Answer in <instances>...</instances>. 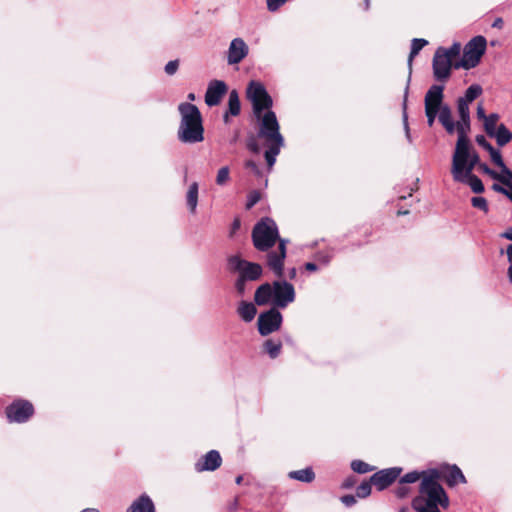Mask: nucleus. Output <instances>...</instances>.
<instances>
[{
	"label": "nucleus",
	"instance_id": "obj_1",
	"mask_svg": "<svg viewBox=\"0 0 512 512\" xmlns=\"http://www.w3.org/2000/svg\"><path fill=\"white\" fill-rule=\"evenodd\" d=\"M251 237L258 251L268 252L269 269L277 278H282L287 240L280 238L276 222L270 217L260 219L253 227Z\"/></svg>",
	"mask_w": 512,
	"mask_h": 512
},
{
	"label": "nucleus",
	"instance_id": "obj_2",
	"mask_svg": "<svg viewBox=\"0 0 512 512\" xmlns=\"http://www.w3.org/2000/svg\"><path fill=\"white\" fill-rule=\"evenodd\" d=\"M440 479L438 469H429L425 473L419 485V494L412 500V508L416 512H440L439 507H449V497L439 483Z\"/></svg>",
	"mask_w": 512,
	"mask_h": 512
},
{
	"label": "nucleus",
	"instance_id": "obj_3",
	"mask_svg": "<svg viewBox=\"0 0 512 512\" xmlns=\"http://www.w3.org/2000/svg\"><path fill=\"white\" fill-rule=\"evenodd\" d=\"M444 85H432L425 94L424 107L427 124L432 127L438 118L447 134L455 133V121L453 120L452 110L448 104L443 103Z\"/></svg>",
	"mask_w": 512,
	"mask_h": 512
},
{
	"label": "nucleus",
	"instance_id": "obj_4",
	"mask_svg": "<svg viewBox=\"0 0 512 512\" xmlns=\"http://www.w3.org/2000/svg\"><path fill=\"white\" fill-rule=\"evenodd\" d=\"M181 116L177 131L178 140L185 144H195L204 140L203 119L198 107L189 102L178 105Z\"/></svg>",
	"mask_w": 512,
	"mask_h": 512
},
{
	"label": "nucleus",
	"instance_id": "obj_5",
	"mask_svg": "<svg viewBox=\"0 0 512 512\" xmlns=\"http://www.w3.org/2000/svg\"><path fill=\"white\" fill-rule=\"evenodd\" d=\"M294 286L285 280L260 285L254 295L255 304L264 306L272 303L275 308H286L295 300Z\"/></svg>",
	"mask_w": 512,
	"mask_h": 512
},
{
	"label": "nucleus",
	"instance_id": "obj_6",
	"mask_svg": "<svg viewBox=\"0 0 512 512\" xmlns=\"http://www.w3.org/2000/svg\"><path fill=\"white\" fill-rule=\"evenodd\" d=\"M470 140L469 138H458L452 156L451 174L454 181H464L473 174L476 167L469 162Z\"/></svg>",
	"mask_w": 512,
	"mask_h": 512
},
{
	"label": "nucleus",
	"instance_id": "obj_7",
	"mask_svg": "<svg viewBox=\"0 0 512 512\" xmlns=\"http://www.w3.org/2000/svg\"><path fill=\"white\" fill-rule=\"evenodd\" d=\"M487 40L484 36L473 37L465 46L463 56L459 62L454 64L455 69L463 68L466 70L476 67L481 57L486 51Z\"/></svg>",
	"mask_w": 512,
	"mask_h": 512
},
{
	"label": "nucleus",
	"instance_id": "obj_8",
	"mask_svg": "<svg viewBox=\"0 0 512 512\" xmlns=\"http://www.w3.org/2000/svg\"><path fill=\"white\" fill-rule=\"evenodd\" d=\"M247 97L252 102L253 112L260 118L264 110H270L273 100L264 85L257 81H251L247 87Z\"/></svg>",
	"mask_w": 512,
	"mask_h": 512
},
{
	"label": "nucleus",
	"instance_id": "obj_9",
	"mask_svg": "<svg viewBox=\"0 0 512 512\" xmlns=\"http://www.w3.org/2000/svg\"><path fill=\"white\" fill-rule=\"evenodd\" d=\"M228 267L230 271L237 272L239 276L249 281L259 280L263 273L260 264L244 260L238 255H233L228 258Z\"/></svg>",
	"mask_w": 512,
	"mask_h": 512
},
{
	"label": "nucleus",
	"instance_id": "obj_10",
	"mask_svg": "<svg viewBox=\"0 0 512 512\" xmlns=\"http://www.w3.org/2000/svg\"><path fill=\"white\" fill-rule=\"evenodd\" d=\"M258 137L264 138L267 143L284 142L276 114L273 111L268 110L264 113L260 122Z\"/></svg>",
	"mask_w": 512,
	"mask_h": 512
},
{
	"label": "nucleus",
	"instance_id": "obj_11",
	"mask_svg": "<svg viewBox=\"0 0 512 512\" xmlns=\"http://www.w3.org/2000/svg\"><path fill=\"white\" fill-rule=\"evenodd\" d=\"M283 316L277 308L272 307L258 316V332L261 336H267L278 331L282 325Z\"/></svg>",
	"mask_w": 512,
	"mask_h": 512
},
{
	"label": "nucleus",
	"instance_id": "obj_12",
	"mask_svg": "<svg viewBox=\"0 0 512 512\" xmlns=\"http://www.w3.org/2000/svg\"><path fill=\"white\" fill-rule=\"evenodd\" d=\"M5 413L9 422L25 423L34 414V407L29 401L18 399L6 407Z\"/></svg>",
	"mask_w": 512,
	"mask_h": 512
},
{
	"label": "nucleus",
	"instance_id": "obj_13",
	"mask_svg": "<svg viewBox=\"0 0 512 512\" xmlns=\"http://www.w3.org/2000/svg\"><path fill=\"white\" fill-rule=\"evenodd\" d=\"M452 66V60L444 53V47H438L432 61L434 78L437 81L446 82L451 76Z\"/></svg>",
	"mask_w": 512,
	"mask_h": 512
},
{
	"label": "nucleus",
	"instance_id": "obj_14",
	"mask_svg": "<svg viewBox=\"0 0 512 512\" xmlns=\"http://www.w3.org/2000/svg\"><path fill=\"white\" fill-rule=\"evenodd\" d=\"M457 112L459 120L455 122V133H457L458 138H469L468 134L471 128L469 102L459 97L457 100Z\"/></svg>",
	"mask_w": 512,
	"mask_h": 512
},
{
	"label": "nucleus",
	"instance_id": "obj_15",
	"mask_svg": "<svg viewBox=\"0 0 512 512\" xmlns=\"http://www.w3.org/2000/svg\"><path fill=\"white\" fill-rule=\"evenodd\" d=\"M401 472L402 468L400 467L382 469L374 473L370 477V481L377 490L382 491L389 487L400 476Z\"/></svg>",
	"mask_w": 512,
	"mask_h": 512
},
{
	"label": "nucleus",
	"instance_id": "obj_16",
	"mask_svg": "<svg viewBox=\"0 0 512 512\" xmlns=\"http://www.w3.org/2000/svg\"><path fill=\"white\" fill-rule=\"evenodd\" d=\"M228 86L222 80H212L205 93V103L209 107L217 106L227 93Z\"/></svg>",
	"mask_w": 512,
	"mask_h": 512
},
{
	"label": "nucleus",
	"instance_id": "obj_17",
	"mask_svg": "<svg viewBox=\"0 0 512 512\" xmlns=\"http://www.w3.org/2000/svg\"><path fill=\"white\" fill-rule=\"evenodd\" d=\"M248 46L241 38H234L229 46L227 62L230 65L240 63L248 54Z\"/></svg>",
	"mask_w": 512,
	"mask_h": 512
},
{
	"label": "nucleus",
	"instance_id": "obj_18",
	"mask_svg": "<svg viewBox=\"0 0 512 512\" xmlns=\"http://www.w3.org/2000/svg\"><path fill=\"white\" fill-rule=\"evenodd\" d=\"M222 458L217 450H210L195 463L197 472L215 471L221 466Z\"/></svg>",
	"mask_w": 512,
	"mask_h": 512
},
{
	"label": "nucleus",
	"instance_id": "obj_19",
	"mask_svg": "<svg viewBox=\"0 0 512 512\" xmlns=\"http://www.w3.org/2000/svg\"><path fill=\"white\" fill-rule=\"evenodd\" d=\"M438 471L441 473V478L445 480L449 487H454L458 483H466L464 474L456 465L447 466L444 469Z\"/></svg>",
	"mask_w": 512,
	"mask_h": 512
},
{
	"label": "nucleus",
	"instance_id": "obj_20",
	"mask_svg": "<svg viewBox=\"0 0 512 512\" xmlns=\"http://www.w3.org/2000/svg\"><path fill=\"white\" fill-rule=\"evenodd\" d=\"M126 512H156L152 499L147 494L138 497Z\"/></svg>",
	"mask_w": 512,
	"mask_h": 512
},
{
	"label": "nucleus",
	"instance_id": "obj_21",
	"mask_svg": "<svg viewBox=\"0 0 512 512\" xmlns=\"http://www.w3.org/2000/svg\"><path fill=\"white\" fill-rule=\"evenodd\" d=\"M240 111H241V104H240L238 92L236 90H232L229 93L228 109L225 112L224 117H223L224 122L228 123L229 116L230 115L238 116L240 114Z\"/></svg>",
	"mask_w": 512,
	"mask_h": 512
},
{
	"label": "nucleus",
	"instance_id": "obj_22",
	"mask_svg": "<svg viewBox=\"0 0 512 512\" xmlns=\"http://www.w3.org/2000/svg\"><path fill=\"white\" fill-rule=\"evenodd\" d=\"M428 44V41L423 38H414L411 42V49L410 54L408 57V67H409V77L407 81V85L409 87V83L411 80V73H412V62L414 57H416L419 52Z\"/></svg>",
	"mask_w": 512,
	"mask_h": 512
},
{
	"label": "nucleus",
	"instance_id": "obj_23",
	"mask_svg": "<svg viewBox=\"0 0 512 512\" xmlns=\"http://www.w3.org/2000/svg\"><path fill=\"white\" fill-rule=\"evenodd\" d=\"M494 138L498 146L503 147L512 141V132L503 124H499L497 129L489 135Z\"/></svg>",
	"mask_w": 512,
	"mask_h": 512
},
{
	"label": "nucleus",
	"instance_id": "obj_24",
	"mask_svg": "<svg viewBox=\"0 0 512 512\" xmlns=\"http://www.w3.org/2000/svg\"><path fill=\"white\" fill-rule=\"evenodd\" d=\"M237 312L243 321L251 322L257 313V309L253 303L241 301Z\"/></svg>",
	"mask_w": 512,
	"mask_h": 512
},
{
	"label": "nucleus",
	"instance_id": "obj_25",
	"mask_svg": "<svg viewBox=\"0 0 512 512\" xmlns=\"http://www.w3.org/2000/svg\"><path fill=\"white\" fill-rule=\"evenodd\" d=\"M268 149L264 153L265 160L269 168H272L276 162V157L279 155L284 142H271L267 143Z\"/></svg>",
	"mask_w": 512,
	"mask_h": 512
},
{
	"label": "nucleus",
	"instance_id": "obj_26",
	"mask_svg": "<svg viewBox=\"0 0 512 512\" xmlns=\"http://www.w3.org/2000/svg\"><path fill=\"white\" fill-rule=\"evenodd\" d=\"M289 478L304 483H310L315 479V473L311 467L305 469L291 471L288 474Z\"/></svg>",
	"mask_w": 512,
	"mask_h": 512
},
{
	"label": "nucleus",
	"instance_id": "obj_27",
	"mask_svg": "<svg viewBox=\"0 0 512 512\" xmlns=\"http://www.w3.org/2000/svg\"><path fill=\"white\" fill-rule=\"evenodd\" d=\"M263 348L271 359H275L281 353L282 342L280 340L267 339L263 344Z\"/></svg>",
	"mask_w": 512,
	"mask_h": 512
},
{
	"label": "nucleus",
	"instance_id": "obj_28",
	"mask_svg": "<svg viewBox=\"0 0 512 512\" xmlns=\"http://www.w3.org/2000/svg\"><path fill=\"white\" fill-rule=\"evenodd\" d=\"M187 206L191 213H195L198 204V183L193 182L187 191L186 195Z\"/></svg>",
	"mask_w": 512,
	"mask_h": 512
},
{
	"label": "nucleus",
	"instance_id": "obj_29",
	"mask_svg": "<svg viewBox=\"0 0 512 512\" xmlns=\"http://www.w3.org/2000/svg\"><path fill=\"white\" fill-rule=\"evenodd\" d=\"M457 182L469 185L471 190L477 194L483 193L485 190L483 182L476 175H471L470 177L465 178L464 181H457Z\"/></svg>",
	"mask_w": 512,
	"mask_h": 512
},
{
	"label": "nucleus",
	"instance_id": "obj_30",
	"mask_svg": "<svg viewBox=\"0 0 512 512\" xmlns=\"http://www.w3.org/2000/svg\"><path fill=\"white\" fill-rule=\"evenodd\" d=\"M482 93H483V89H482L481 85L472 84L466 89L464 96H462L461 98L464 99L465 101L471 103L475 99H477Z\"/></svg>",
	"mask_w": 512,
	"mask_h": 512
},
{
	"label": "nucleus",
	"instance_id": "obj_31",
	"mask_svg": "<svg viewBox=\"0 0 512 512\" xmlns=\"http://www.w3.org/2000/svg\"><path fill=\"white\" fill-rule=\"evenodd\" d=\"M499 118L497 113H491L484 119V130L488 136L497 129Z\"/></svg>",
	"mask_w": 512,
	"mask_h": 512
},
{
	"label": "nucleus",
	"instance_id": "obj_32",
	"mask_svg": "<svg viewBox=\"0 0 512 512\" xmlns=\"http://www.w3.org/2000/svg\"><path fill=\"white\" fill-rule=\"evenodd\" d=\"M488 153L490 155L491 161L496 166H498L501 169L502 174L505 175L506 171L509 170V168L504 163L501 152L493 147L490 151H488Z\"/></svg>",
	"mask_w": 512,
	"mask_h": 512
},
{
	"label": "nucleus",
	"instance_id": "obj_33",
	"mask_svg": "<svg viewBox=\"0 0 512 512\" xmlns=\"http://www.w3.org/2000/svg\"><path fill=\"white\" fill-rule=\"evenodd\" d=\"M407 98H408V86L405 87L404 91V100H403V123H404V130H405V136L409 143H412V137L410 134V128L408 124V115H407Z\"/></svg>",
	"mask_w": 512,
	"mask_h": 512
},
{
	"label": "nucleus",
	"instance_id": "obj_34",
	"mask_svg": "<svg viewBox=\"0 0 512 512\" xmlns=\"http://www.w3.org/2000/svg\"><path fill=\"white\" fill-rule=\"evenodd\" d=\"M427 471H411L406 473L404 476L400 478V484H411L415 483L418 480L422 481L423 476L425 475Z\"/></svg>",
	"mask_w": 512,
	"mask_h": 512
},
{
	"label": "nucleus",
	"instance_id": "obj_35",
	"mask_svg": "<svg viewBox=\"0 0 512 512\" xmlns=\"http://www.w3.org/2000/svg\"><path fill=\"white\" fill-rule=\"evenodd\" d=\"M479 167L480 169L488 174L489 176H491L493 179H496L498 180L499 182H501L503 185H508V179H506V176L504 174H499L497 173L496 171L492 170L491 168H489V166L485 163H482V164H479Z\"/></svg>",
	"mask_w": 512,
	"mask_h": 512
},
{
	"label": "nucleus",
	"instance_id": "obj_36",
	"mask_svg": "<svg viewBox=\"0 0 512 512\" xmlns=\"http://www.w3.org/2000/svg\"><path fill=\"white\" fill-rule=\"evenodd\" d=\"M351 469L358 474H365L373 470V467L362 460H353Z\"/></svg>",
	"mask_w": 512,
	"mask_h": 512
},
{
	"label": "nucleus",
	"instance_id": "obj_37",
	"mask_svg": "<svg viewBox=\"0 0 512 512\" xmlns=\"http://www.w3.org/2000/svg\"><path fill=\"white\" fill-rule=\"evenodd\" d=\"M230 179V169L228 166L221 167L216 176V183L220 186L225 185Z\"/></svg>",
	"mask_w": 512,
	"mask_h": 512
},
{
	"label": "nucleus",
	"instance_id": "obj_38",
	"mask_svg": "<svg viewBox=\"0 0 512 512\" xmlns=\"http://www.w3.org/2000/svg\"><path fill=\"white\" fill-rule=\"evenodd\" d=\"M371 481H363L356 489V495L359 498H366L371 494Z\"/></svg>",
	"mask_w": 512,
	"mask_h": 512
},
{
	"label": "nucleus",
	"instance_id": "obj_39",
	"mask_svg": "<svg viewBox=\"0 0 512 512\" xmlns=\"http://www.w3.org/2000/svg\"><path fill=\"white\" fill-rule=\"evenodd\" d=\"M471 204L474 208L480 209L483 212L487 213L489 211V206L487 200L482 196H475L471 199Z\"/></svg>",
	"mask_w": 512,
	"mask_h": 512
},
{
	"label": "nucleus",
	"instance_id": "obj_40",
	"mask_svg": "<svg viewBox=\"0 0 512 512\" xmlns=\"http://www.w3.org/2000/svg\"><path fill=\"white\" fill-rule=\"evenodd\" d=\"M261 194L257 190L251 191L247 196L246 209H251L254 207L260 200Z\"/></svg>",
	"mask_w": 512,
	"mask_h": 512
},
{
	"label": "nucleus",
	"instance_id": "obj_41",
	"mask_svg": "<svg viewBox=\"0 0 512 512\" xmlns=\"http://www.w3.org/2000/svg\"><path fill=\"white\" fill-rule=\"evenodd\" d=\"M290 0H266L267 10L269 12H277L283 5Z\"/></svg>",
	"mask_w": 512,
	"mask_h": 512
},
{
	"label": "nucleus",
	"instance_id": "obj_42",
	"mask_svg": "<svg viewBox=\"0 0 512 512\" xmlns=\"http://www.w3.org/2000/svg\"><path fill=\"white\" fill-rule=\"evenodd\" d=\"M461 44L459 42H454L450 48H444V53L447 54V57L453 60L460 54Z\"/></svg>",
	"mask_w": 512,
	"mask_h": 512
},
{
	"label": "nucleus",
	"instance_id": "obj_43",
	"mask_svg": "<svg viewBox=\"0 0 512 512\" xmlns=\"http://www.w3.org/2000/svg\"><path fill=\"white\" fill-rule=\"evenodd\" d=\"M247 282H249V280L238 275L235 281V289L240 296L245 294Z\"/></svg>",
	"mask_w": 512,
	"mask_h": 512
},
{
	"label": "nucleus",
	"instance_id": "obj_44",
	"mask_svg": "<svg viewBox=\"0 0 512 512\" xmlns=\"http://www.w3.org/2000/svg\"><path fill=\"white\" fill-rule=\"evenodd\" d=\"M246 146H247V149L249 151H251L252 153L257 154L260 151V146H259L258 141L254 135H251L248 137Z\"/></svg>",
	"mask_w": 512,
	"mask_h": 512
},
{
	"label": "nucleus",
	"instance_id": "obj_45",
	"mask_svg": "<svg viewBox=\"0 0 512 512\" xmlns=\"http://www.w3.org/2000/svg\"><path fill=\"white\" fill-rule=\"evenodd\" d=\"M475 141L479 146H481L487 152L493 148L492 144L487 141V139L484 135H477L475 138Z\"/></svg>",
	"mask_w": 512,
	"mask_h": 512
},
{
	"label": "nucleus",
	"instance_id": "obj_46",
	"mask_svg": "<svg viewBox=\"0 0 512 512\" xmlns=\"http://www.w3.org/2000/svg\"><path fill=\"white\" fill-rule=\"evenodd\" d=\"M178 67H179V62L178 60H172V61H169L166 65H165V72L168 74V75H173L176 73V71L178 70Z\"/></svg>",
	"mask_w": 512,
	"mask_h": 512
},
{
	"label": "nucleus",
	"instance_id": "obj_47",
	"mask_svg": "<svg viewBox=\"0 0 512 512\" xmlns=\"http://www.w3.org/2000/svg\"><path fill=\"white\" fill-rule=\"evenodd\" d=\"M245 168L251 170L256 176H261V169L255 161L247 160L245 162Z\"/></svg>",
	"mask_w": 512,
	"mask_h": 512
},
{
	"label": "nucleus",
	"instance_id": "obj_48",
	"mask_svg": "<svg viewBox=\"0 0 512 512\" xmlns=\"http://www.w3.org/2000/svg\"><path fill=\"white\" fill-rule=\"evenodd\" d=\"M341 502L346 507H352L356 503V498H355V496H353L351 494H347V495H344L341 497Z\"/></svg>",
	"mask_w": 512,
	"mask_h": 512
},
{
	"label": "nucleus",
	"instance_id": "obj_49",
	"mask_svg": "<svg viewBox=\"0 0 512 512\" xmlns=\"http://www.w3.org/2000/svg\"><path fill=\"white\" fill-rule=\"evenodd\" d=\"M409 490L401 484V486L397 487L395 490V494L398 498H404L407 496Z\"/></svg>",
	"mask_w": 512,
	"mask_h": 512
},
{
	"label": "nucleus",
	"instance_id": "obj_50",
	"mask_svg": "<svg viewBox=\"0 0 512 512\" xmlns=\"http://www.w3.org/2000/svg\"><path fill=\"white\" fill-rule=\"evenodd\" d=\"M469 162L474 164L475 166H479V164H481L480 163V157H479L478 153L475 152V151H472L471 149H470Z\"/></svg>",
	"mask_w": 512,
	"mask_h": 512
},
{
	"label": "nucleus",
	"instance_id": "obj_51",
	"mask_svg": "<svg viewBox=\"0 0 512 512\" xmlns=\"http://www.w3.org/2000/svg\"><path fill=\"white\" fill-rule=\"evenodd\" d=\"M355 483L356 479L354 477H348L347 479L344 480L342 487L345 489H349L353 487Z\"/></svg>",
	"mask_w": 512,
	"mask_h": 512
},
{
	"label": "nucleus",
	"instance_id": "obj_52",
	"mask_svg": "<svg viewBox=\"0 0 512 512\" xmlns=\"http://www.w3.org/2000/svg\"><path fill=\"white\" fill-rule=\"evenodd\" d=\"M238 499L235 498L231 503L228 505L229 512H235L238 509Z\"/></svg>",
	"mask_w": 512,
	"mask_h": 512
},
{
	"label": "nucleus",
	"instance_id": "obj_53",
	"mask_svg": "<svg viewBox=\"0 0 512 512\" xmlns=\"http://www.w3.org/2000/svg\"><path fill=\"white\" fill-rule=\"evenodd\" d=\"M488 115L485 114V111H484V108L482 107V105H479L477 107V117L479 119H485Z\"/></svg>",
	"mask_w": 512,
	"mask_h": 512
},
{
	"label": "nucleus",
	"instance_id": "obj_54",
	"mask_svg": "<svg viewBox=\"0 0 512 512\" xmlns=\"http://www.w3.org/2000/svg\"><path fill=\"white\" fill-rule=\"evenodd\" d=\"M305 269L310 272H314L318 269V266L313 262H307L305 264Z\"/></svg>",
	"mask_w": 512,
	"mask_h": 512
},
{
	"label": "nucleus",
	"instance_id": "obj_55",
	"mask_svg": "<svg viewBox=\"0 0 512 512\" xmlns=\"http://www.w3.org/2000/svg\"><path fill=\"white\" fill-rule=\"evenodd\" d=\"M503 20L502 18H496L494 22L492 23V27L501 29L503 27Z\"/></svg>",
	"mask_w": 512,
	"mask_h": 512
},
{
	"label": "nucleus",
	"instance_id": "obj_56",
	"mask_svg": "<svg viewBox=\"0 0 512 512\" xmlns=\"http://www.w3.org/2000/svg\"><path fill=\"white\" fill-rule=\"evenodd\" d=\"M501 237L512 241V228H508L501 234Z\"/></svg>",
	"mask_w": 512,
	"mask_h": 512
},
{
	"label": "nucleus",
	"instance_id": "obj_57",
	"mask_svg": "<svg viewBox=\"0 0 512 512\" xmlns=\"http://www.w3.org/2000/svg\"><path fill=\"white\" fill-rule=\"evenodd\" d=\"M492 189L498 193L503 194V195H504V193H506V188H504L498 184H493Z\"/></svg>",
	"mask_w": 512,
	"mask_h": 512
},
{
	"label": "nucleus",
	"instance_id": "obj_58",
	"mask_svg": "<svg viewBox=\"0 0 512 512\" xmlns=\"http://www.w3.org/2000/svg\"><path fill=\"white\" fill-rule=\"evenodd\" d=\"M505 176H506V179H509V180H507L508 185H506V186L512 189V171L510 169L507 170Z\"/></svg>",
	"mask_w": 512,
	"mask_h": 512
},
{
	"label": "nucleus",
	"instance_id": "obj_59",
	"mask_svg": "<svg viewBox=\"0 0 512 512\" xmlns=\"http://www.w3.org/2000/svg\"><path fill=\"white\" fill-rule=\"evenodd\" d=\"M506 252H507L508 261H509V263H511L512 262V244L507 246Z\"/></svg>",
	"mask_w": 512,
	"mask_h": 512
},
{
	"label": "nucleus",
	"instance_id": "obj_60",
	"mask_svg": "<svg viewBox=\"0 0 512 512\" xmlns=\"http://www.w3.org/2000/svg\"><path fill=\"white\" fill-rule=\"evenodd\" d=\"M296 274H297V271H296V268H291L289 269V278L290 279H294L296 277Z\"/></svg>",
	"mask_w": 512,
	"mask_h": 512
},
{
	"label": "nucleus",
	"instance_id": "obj_61",
	"mask_svg": "<svg viewBox=\"0 0 512 512\" xmlns=\"http://www.w3.org/2000/svg\"><path fill=\"white\" fill-rule=\"evenodd\" d=\"M504 195L512 202V189L508 187V189H506V193H504Z\"/></svg>",
	"mask_w": 512,
	"mask_h": 512
},
{
	"label": "nucleus",
	"instance_id": "obj_62",
	"mask_svg": "<svg viewBox=\"0 0 512 512\" xmlns=\"http://www.w3.org/2000/svg\"><path fill=\"white\" fill-rule=\"evenodd\" d=\"M239 227H240V221L238 219H235L233 224H232L233 231L239 229Z\"/></svg>",
	"mask_w": 512,
	"mask_h": 512
},
{
	"label": "nucleus",
	"instance_id": "obj_63",
	"mask_svg": "<svg viewBox=\"0 0 512 512\" xmlns=\"http://www.w3.org/2000/svg\"><path fill=\"white\" fill-rule=\"evenodd\" d=\"M507 274H508L509 281L512 283V262L510 263V266L508 267Z\"/></svg>",
	"mask_w": 512,
	"mask_h": 512
},
{
	"label": "nucleus",
	"instance_id": "obj_64",
	"mask_svg": "<svg viewBox=\"0 0 512 512\" xmlns=\"http://www.w3.org/2000/svg\"><path fill=\"white\" fill-rule=\"evenodd\" d=\"M80 512H100L98 509L95 508H85Z\"/></svg>",
	"mask_w": 512,
	"mask_h": 512
}]
</instances>
